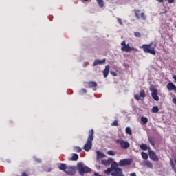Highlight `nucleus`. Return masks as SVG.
<instances>
[{"mask_svg":"<svg viewBox=\"0 0 176 176\" xmlns=\"http://www.w3.org/2000/svg\"><path fill=\"white\" fill-rule=\"evenodd\" d=\"M93 140H94V130L91 129L89 131V135L88 136L87 140L82 148L85 152H89V151L91 149L93 146Z\"/></svg>","mask_w":176,"mask_h":176,"instance_id":"1","label":"nucleus"},{"mask_svg":"<svg viewBox=\"0 0 176 176\" xmlns=\"http://www.w3.org/2000/svg\"><path fill=\"white\" fill-rule=\"evenodd\" d=\"M111 167L113 168V172L111 173L112 176H125L123 174V170L119 168V164L116 162H113L111 164Z\"/></svg>","mask_w":176,"mask_h":176,"instance_id":"2","label":"nucleus"},{"mask_svg":"<svg viewBox=\"0 0 176 176\" xmlns=\"http://www.w3.org/2000/svg\"><path fill=\"white\" fill-rule=\"evenodd\" d=\"M77 168L79 171V174L82 176H83V174H85L86 173H90V171H91L90 168L85 166L82 162H80L77 164Z\"/></svg>","mask_w":176,"mask_h":176,"instance_id":"3","label":"nucleus"},{"mask_svg":"<svg viewBox=\"0 0 176 176\" xmlns=\"http://www.w3.org/2000/svg\"><path fill=\"white\" fill-rule=\"evenodd\" d=\"M142 49H143L144 53H149L150 54H153V56L156 54V52L155 51V48L152 47V44L143 45H142Z\"/></svg>","mask_w":176,"mask_h":176,"instance_id":"4","label":"nucleus"},{"mask_svg":"<svg viewBox=\"0 0 176 176\" xmlns=\"http://www.w3.org/2000/svg\"><path fill=\"white\" fill-rule=\"evenodd\" d=\"M116 144H118V145H120V148H122V149H129L130 148V143H129V142L126 141V140H123L121 139H117L116 140Z\"/></svg>","mask_w":176,"mask_h":176,"instance_id":"5","label":"nucleus"},{"mask_svg":"<svg viewBox=\"0 0 176 176\" xmlns=\"http://www.w3.org/2000/svg\"><path fill=\"white\" fill-rule=\"evenodd\" d=\"M121 50L122 52H126V53H129V52H132V50H135V48L133 47H130L129 44H126V41H123L121 43Z\"/></svg>","mask_w":176,"mask_h":176,"instance_id":"6","label":"nucleus"},{"mask_svg":"<svg viewBox=\"0 0 176 176\" xmlns=\"http://www.w3.org/2000/svg\"><path fill=\"white\" fill-rule=\"evenodd\" d=\"M133 162V160L131 159H124L119 161L118 167H126V166H130Z\"/></svg>","mask_w":176,"mask_h":176,"instance_id":"7","label":"nucleus"},{"mask_svg":"<svg viewBox=\"0 0 176 176\" xmlns=\"http://www.w3.org/2000/svg\"><path fill=\"white\" fill-rule=\"evenodd\" d=\"M148 156L153 162H159V157L156 155L155 152L151 149L148 150Z\"/></svg>","mask_w":176,"mask_h":176,"instance_id":"8","label":"nucleus"},{"mask_svg":"<svg viewBox=\"0 0 176 176\" xmlns=\"http://www.w3.org/2000/svg\"><path fill=\"white\" fill-rule=\"evenodd\" d=\"M150 91H151V96L155 101H159V96H157V89L155 88H150Z\"/></svg>","mask_w":176,"mask_h":176,"instance_id":"9","label":"nucleus"},{"mask_svg":"<svg viewBox=\"0 0 176 176\" xmlns=\"http://www.w3.org/2000/svg\"><path fill=\"white\" fill-rule=\"evenodd\" d=\"M65 173L68 175H75V168L74 166H67Z\"/></svg>","mask_w":176,"mask_h":176,"instance_id":"10","label":"nucleus"},{"mask_svg":"<svg viewBox=\"0 0 176 176\" xmlns=\"http://www.w3.org/2000/svg\"><path fill=\"white\" fill-rule=\"evenodd\" d=\"M105 61H106L105 58L102 60L96 59L94 62V67H96V65H102V64H105Z\"/></svg>","mask_w":176,"mask_h":176,"instance_id":"11","label":"nucleus"},{"mask_svg":"<svg viewBox=\"0 0 176 176\" xmlns=\"http://www.w3.org/2000/svg\"><path fill=\"white\" fill-rule=\"evenodd\" d=\"M113 161V159L112 158H109L108 160H102L101 161V164L103 166H109Z\"/></svg>","mask_w":176,"mask_h":176,"instance_id":"12","label":"nucleus"},{"mask_svg":"<svg viewBox=\"0 0 176 176\" xmlns=\"http://www.w3.org/2000/svg\"><path fill=\"white\" fill-rule=\"evenodd\" d=\"M143 166H145V167H147V168H153V164L149 160L144 161L143 162Z\"/></svg>","mask_w":176,"mask_h":176,"instance_id":"13","label":"nucleus"},{"mask_svg":"<svg viewBox=\"0 0 176 176\" xmlns=\"http://www.w3.org/2000/svg\"><path fill=\"white\" fill-rule=\"evenodd\" d=\"M96 153H97V157H96L97 162H100V159H104V157H106L105 154L100 151H96Z\"/></svg>","mask_w":176,"mask_h":176,"instance_id":"14","label":"nucleus"},{"mask_svg":"<svg viewBox=\"0 0 176 176\" xmlns=\"http://www.w3.org/2000/svg\"><path fill=\"white\" fill-rule=\"evenodd\" d=\"M140 149H142V151H148V152L149 153V149H151V148L146 144H142L140 146Z\"/></svg>","mask_w":176,"mask_h":176,"instance_id":"15","label":"nucleus"},{"mask_svg":"<svg viewBox=\"0 0 176 176\" xmlns=\"http://www.w3.org/2000/svg\"><path fill=\"white\" fill-rule=\"evenodd\" d=\"M109 74V65H107L105 67V69L103 70L104 78H107Z\"/></svg>","mask_w":176,"mask_h":176,"instance_id":"16","label":"nucleus"},{"mask_svg":"<svg viewBox=\"0 0 176 176\" xmlns=\"http://www.w3.org/2000/svg\"><path fill=\"white\" fill-rule=\"evenodd\" d=\"M88 86L90 88H93L94 87V90L96 91V87H97V82H93V81L92 82H88Z\"/></svg>","mask_w":176,"mask_h":176,"instance_id":"17","label":"nucleus"},{"mask_svg":"<svg viewBox=\"0 0 176 176\" xmlns=\"http://www.w3.org/2000/svg\"><path fill=\"white\" fill-rule=\"evenodd\" d=\"M68 166H67V164H61L59 166H58V168L59 170H61L62 171H65L67 170V168Z\"/></svg>","mask_w":176,"mask_h":176,"instance_id":"18","label":"nucleus"},{"mask_svg":"<svg viewBox=\"0 0 176 176\" xmlns=\"http://www.w3.org/2000/svg\"><path fill=\"white\" fill-rule=\"evenodd\" d=\"M113 168H112V164L111 165L110 168H108L106 170H104V174H107V175H109L111 173H113Z\"/></svg>","mask_w":176,"mask_h":176,"instance_id":"19","label":"nucleus"},{"mask_svg":"<svg viewBox=\"0 0 176 176\" xmlns=\"http://www.w3.org/2000/svg\"><path fill=\"white\" fill-rule=\"evenodd\" d=\"M151 112L153 113H157L159 112V107L157 106H155L152 108Z\"/></svg>","mask_w":176,"mask_h":176,"instance_id":"20","label":"nucleus"},{"mask_svg":"<svg viewBox=\"0 0 176 176\" xmlns=\"http://www.w3.org/2000/svg\"><path fill=\"white\" fill-rule=\"evenodd\" d=\"M141 155H142V159H144V160H147V159H148V154L146 153L142 152Z\"/></svg>","mask_w":176,"mask_h":176,"instance_id":"21","label":"nucleus"},{"mask_svg":"<svg viewBox=\"0 0 176 176\" xmlns=\"http://www.w3.org/2000/svg\"><path fill=\"white\" fill-rule=\"evenodd\" d=\"M141 122L143 123V124H146V123H148V118L146 117H142Z\"/></svg>","mask_w":176,"mask_h":176,"instance_id":"22","label":"nucleus"},{"mask_svg":"<svg viewBox=\"0 0 176 176\" xmlns=\"http://www.w3.org/2000/svg\"><path fill=\"white\" fill-rule=\"evenodd\" d=\"M97 2L100 8H104V1L103 0H97Z\"/></svg>","mask_w":176,"mask_h":176,"instance_id":"23","label":"nucleus"},{"mask_svg":"<svg viewBox=\"0 0 176 176\" xmlns=\"http://www.w3.org/2000/svg\"><path fill=\"white\" fill-rule=\"evenodd\" d=\"M134 12H135V16L137 17V19H141V16H140V11L138 10H135Z\"/></svg>","mask_w":176,"mask_h":176,"instance_id":"24","label":"nucleus"},{"mask_svg":"<svg viewBox=\"0 0 176 176\" xmlns=\"http://www.w3.org/2000/svg\"><path fill=\"white\" fill-rule=\"evenodd\" d=\"M78 159H79V155H78V154H74L72 157V160L76 161Z\"/></svg>","mask_w":176,"mask_h":176,"instance_id":"25","label":"nucleus"},{"mask_svg":"<svg viewBox=\"0 0 176 176\" xmlns=\"http://www.w3.org/2000/svg\"><path fill=\"white\" fill-rule=\"evenodd\" d=\"M126 134H129V135H131L133 134L131 132V129H130V127L126 128Z\"/></svg>","mask_w":176,"mask_h":176,"instance_id":"26","label":"nucleus"},{"mask_svg":"<svg viewBox=\"0 0 176 176\" xmlns=\"http://www.w3.org/2000/svg\"><path fill=\"white\" fill-rule=\"evenodd\" d=\"M107 153L109 156H115V155H116V153L113 151H107Z\"/></svg>","mask_w":176,"mask_h":176,"instance_id":"27","label":"nucleus"},{"mask_svg":"<svg viewBox=\"0 0 176 176\" xmlns=\"http://www.w3.org/2000/svg\"><path fill=\"white\" fill-rule=\"evenodd\" d=\"M134 35H135V36H136L137 38H141V33H140V32H134Z\"/></svg>","mask_w":176,"mask_h":176,"instance_id":"28","label":"nucleus"},{"mask_svg":"<svg viewBox=\"0 0 176 176\" xmlns=\"http://www.w3.org/2000/svg\"><path fill=\"white\" fill-rule=\"evenodd\" d=\"M74 150L76 151V152H78V153L82 152V148L78 146L74 147Z\"/></svg>","mask_w":176,"mask_h":176,"instance_id":"29","label":"nucleus"},{"mask_svg":"<svg viewBox=\"0 0 176 176\" xmlns=\"http://www.w3.org/2000/svg\"><path fill=\"white\" fill-rule=\"evenodd\" d=\"M140 17L142 19V20H146V16H145V14L143 12L140 14Z\"/></svg>","mask_w":176,"mask_h":176,"instance_id":"30","label":"nucleus"},{"mask_svg":"<svg viewBox=\"0 0 176 176\" xmlns=\"http://www.w3.org/2000/svg\"><path fill=\"white\" fill-rule=\"evenodd\" d=\"M117 21L119 23L120 25H123V22L122 21V19L117 18Z\"/></svg>","mask_w":176,"mask_h":176,"instance_id":"31","label":"nucleus"},{"mask_svg":"<svg viewBox=\"0 0 176 176\" xmlns=\"http://www.w3.org/2000/svg\"><path fill=\"white\" fill-rule=\"evenodd\" d=\"M140 96L142 98L145 97V91H144V90H142L140 92Z\"/></svg>","mask_w":176,"mask_h":176,"instance_id":"32","label":"nucleus"},{"mask_svg":"<svg viewBox=\"0 0 176 176\" xmlns=\"http://www.w3.org/2000/svg\"><path fill=\"white\" fill-rule=\"evenodd\" d=\"M52 170V167H48V168H46L45 171L46 173H51Z\"/></svg>","mask_w":176,"mask_h":176,"instance_id":"33","label":"nucleus"},{"mask_svg":"<svg viewBox=\"0 0 176 176\" xmlns=\"http://www.w3.org/2000/svg\"><path fill=\"white\" fill-rule=\"evenodd\" d=\"M135 100H137V101H140V100H141V96L140 95H135Z\"/></svg>","mask_w":176,"mask_h":176,"instance_id":"34","label":"nucleus"},{"mask_svg":"<svg viewBox=\"0 0 176 176\" xmlns=\"http://www.w3.org/2000/svg\"><path fill=\"white\" fill-rule=\"evenodd\" d=\"M148 141L151 145L153 146L155 145V142H153V140H152V139L148 138Z\"/></svg>","mask_w":176,"mask_h":176,"instance_id":"35","label":"nucleus"},{"mask_svg":"<svg viewBox=\"0 0 176 176\" xmlns=\"http://www.w3.org/2000/svg\"><path fill=\"white\" fill-rule=\"evenodd\" d=\"M170 166H171L173 170L174 168H175V166H174V162H173V160H170Z\"/></svg>","mask_w":176,"mask_h":176,"instance_id":"36","label":"nucleus"},{"mask_svg":"<svg viewBox=\"0 0 176 176\" xmlns=\"http://www.w3.org/2000/svg\"><path fill=\"white\" fill-rule=\"evenodd\" d=\"M111 75H113V76H118V74L115 72H111Z\"/></svg>","mask_w":176,"mask_h":176,"instance_id":"37","label":"nucleus"},{"mask_svg":"<svg viewBox=\"0 0 176 176\" xmlns=\"http://www.w3.org/2000/svg\"><path fill=\"white\" fill-rule=\"evenodd\" d=\"M112 126H118V121L115 120Z\"/></svg>","mask_w":176,"mask_h":176,"instance_id":"38","label":"nucleus"},{"mask_svg":"<svg viewBox=\"0 0 176 176\" xmlns=\"http://www.w3.org/2000/svg\"><path fill=\"white\" fill-rule=\"evenodd\" d=\"M21 175L22 176H28V175L25 172L22 173Z\"/></svg>","mask_w":176,"mask_h":176,"instance_id":"39","label":"nucleus"},{"mask_svg":"<svg viewBox=\"0 0 176 176\" xmlns=\"http://www.w3.org/2000/svg\"><path fill=\"white\" fill-rule=\"evenodd\" d=\"M168 3H174V0H168Z\"/></svg>","mask_w":176,"mask_h":176,"instance_id":"40","label":"nucleus"},{"mask_svg":"<svg viewBox=\"0 0 176 176\" xmlns=\"http://www.w3.org/2000/svg\"><path fill=\"white\" fill-rule=\"evenodd\" d=\"M173 102L176 104V98H173Z\"/></svg>","mask_w":176,"mask_h":176,"instance_id":"41","label":"nucleus"},{"mask_svg":"<svg viewBox=\"0 0 176 176\" xmlns=\"http://www.w3.org/2000/svg\"><path fill=\"white\" fill-rule=\"evenodd\" d=\"M81 91H82V93H86V92H87L86 89H81Z\"/></svg>","mask_w":176,"mask_h":176,"instance_id":"42","label":"nucleus"},{"mask_svg":"<svg viewBox=\"0 0 176 176\" xmlns=\"http://www.w3.org/2000/svg\"><path fill=\"white\" fill-rule=\"evenodd\" d=\"M157 2H160L161 3H162V2H164V0H156Z\"/></svg>","mask_w":176,"mask_h":176,"instance_id":"43","label":"nucleus"},{"mask_svg":"<svg viewBox=\"0 0 176 176\" xmlns=\"http://www.w3.org/2000/svg\"><path fill=\"white\" fill-rule=\"evenodd\" d=\"M36 162H37L38 163H41V160H39V159L36 160Z\"/></svg>","mask_w":176,"mask_h":176,"instance_id":"44","label":"nucleus"},{"mask_svg":"<svg viewBox=\"0 0 176 176\" xmlns=\"http://www.w3.org/2000/svg\"><path fill=\"white\" fill-rule=\"evenodd\" d=\"M80 1H81V2H85V1H87L89 0H80Z\"/></svg>","mask_w":176,"mask_h":176,"instance_id":"45","label":"nucleus"},{"mask_svg":"<svg viewBox=\"0 0 176 176\" xmlns=\"http://www.w3.org/2000/svg\"><path fill=\"white\" fill-rule=\"evenodd\" d=\"M173 170L174 173H176V169H175V168H174V169H173Z\"/></svg>","mask_w":176,"mask_h":176,"instance_id":"46","label":"nucleus"},{"mask_svg":"<svg viewBox=\"0 0 176 176\" xmlns=\"http://www.w3.org/2000/svg\"><path fill=\"white\" fill-rule=\"evenodd\" d=\"M86 65H89V62L85 63Z\"/></svg>","mask_w":176,"mask_h":176,"instance_id":"47","label":"nucleus"}]
</instances>
